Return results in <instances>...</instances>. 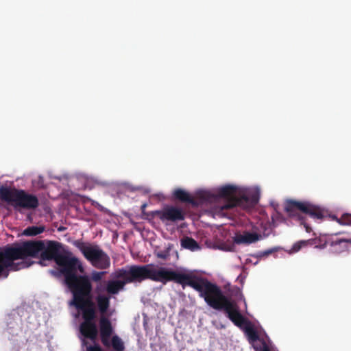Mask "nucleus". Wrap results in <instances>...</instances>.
Masks as SVG:
<instances>
[{
	"instance_id": "393cba45",
	"label": "nucleus",
	"mask_w": 351,
	"mask_h": 351,
	"mask_svg": "<svg viewBox=\"0 0 351 351\" xmlns=\"http://www.w3.org/2000/svg\"><path fill=\"white\" fill-rule=\"evenodd\" d=\"M156 255L158 258H162V259H167L169 254L168 251H158L156 253Z\"/></svg>"
},
{
	"instance_id": "a878e982",
	"label": "nucleus",
	"mask_w": 351,
	"mask_h": 351,
	"mask_svg": "<svg viewBox=\"0 0 351 351\" xmlns=\"http://www.w3.org/2000/svg\"><path fill=\"white\" fill-rule=\"evenodd\" d=\"M237 300L243 301L244 303L245 307H246L247 304H246V302L244 298V296H243V293H241V291H240V289H237Z\"/></svg>"
},
{
	"instance_id": "4be33fe9",
	"label": "nucleus",
	"mask_w": 351,
	"mask_h": 351,
	"mask_svg": "<svg viewBox=\"0 0 351 351\" xmlns=\"http://www.w3.org/2000/svg\"><path fill=\"white\" fill-rule=\"evenodd\" d=\"M75 177L80 181L97 182V179L95 177L84 172L76 173Z\"/></svg>"
},
{
	"instance_id": "39448f33",
	"label": "nucleus",
	"mask_w": 351,
	"mask_h": 351,
	"mask_svg": "<svg viewBox=\"0 0 351 351\" xmlns=\"http://www.w3.org/2000/svg\"><path fill=\"white\" fill-rule=\"evenodd\" d=\"M173 195L176 199L182 202H188L194 206H213L215 205V187L211 189H199L193 194V197L186 191L177 189L173 192Z\"/></svg>"
},
{
	"instance_id": "6e6552de",
	"label": "nucleus",
	"mask_w": 351,
	"mask_h": 351,
	"mask_svg": "<svg viewBox=\"0 0 351 351\" xmlns=\"http://www.w3.org/2000/svg\"><path fill=\"white\" fill-rule=\"evenodd\" d=\"M14 204L16 208L32 209L38 206V199L35 195L28 194L23 190H16Z\"/></svg>"
},
{
	"instance_id": "f03ea898",
	"label": "nucleus",
	"mask_w": 351,
	"mask_h": 351,
	"mask_svg": "<svg viewBox=\"0 0 351 351\" xmlns=\"http://www.w3.org/2000/svg\"><path fill=\"white\" fill-rule=\"evenodd\" d=\"M112 279L106 281L104 291L110 295H117L124 290L126 284L141 282L150 279L155 282L166 284L174 281L182 285L189 286L198 291L199 296L206 303L216 310L224 309L228 317L238 327L245 328L247 322L239 312L237 304L230 301L221 289L215 284L204 278H196L192 271L183 270L176 271L165 267L152 264L132 265L120 269L111 274Z\"/></svg>"
},
{
	"instance_id": "c85d7f7f",
	"label": "nucleus",
	"mask_w": 351,
	"mask_h": 351,
	"mask_svg": "<svg viewBox=\"0 0 351 351\" xmlns=\"http://www.w3.org/2000/svg\"><path fill=\"white\" fill-rule=\"evenodd\" d=\"M270 204L273 206V208L276 210L278 207V204L275 202L274 201L270 202Z\"/></svg>"
},
{
	"instance_id": "4468645a",
	"label": "nucleus",
	"mask_w": 351,
	"mask_h": 351,
	"mask_svg": "<svg viewBox=\"0 0 351 351\" xmlns=\"http://www.w3.org/2000/svg\"><path fill=\"white\" fill-rule=\"evenodd\" d=\"M308 244H316L317 245L316 240L315 239V240H311V239L301 240V241H299L295 243L290 249L285 250L283 248V250H282L281 252H285L288 253L289 254L291 255V254L298 252L303 247L306 246Z\"/></svg>"
},
{
	"instance_id": "dca6fc26",
	"label": "nucleus",
	"mask_w": 351,
	"mask_h": 351,
	"mask_svg": "<svg viewBox=\"0 0 351 351\" xmlns=\"http://www.w3.org/2000/svg\"><path fill=\"white\" fill-rule=\"evenodd\" d=\"M16 196V191H12L8 187H0V198L8 202L14 203Z\"/></svg>"
},
{
	"instance_id": "cd10ccee",
	"label": "nucleus",
	"mask_w": 351,
	"mask_h": 351,
	"mask_svg": "<svg viewBox=\"0 0 351 351\" xmlns=\"http://www.w3.org/2000/svg\"><path fill=\"white\" fill-rule=\"evenodd\" d=\"M8 276V272L3 269V267L0 264V276H3V278H6Z\"/></svg>"
},
{
	"instance_id": "7c9ffc66",
	"label": "nucleus",
	"mask_w": 351,
	"mask_h": 351,
	"mask_svg": "<svg viewBox=\"0 0 351 351\" xmlns=\"http://www.w3.org/2000/svg\"><path fill=\"white\" fill-rule=\"evenodd\" d=\"M53 178L58 180H61L62 178L61 176H55V177H53Z\"/></svg>"
},
{
	"instance_id": "f3484780",
	"label": "nucleus",
	"mask_w": 351,
	"mask_h": 351,
	"mask_svg": "<svg viewBox=\"0 0 351 351\" xmlns=\"http://www.w3.org/2000/svg\"><path fill=\"white\" fill-rule=\"evenodd\" d=\"M45 230L44 226H32L25 228L23 234L28 237L36 236L43 233Z\"/></svg>"
},
{
	"instance_id": "a211bd4d",
	"label": "nucleus",
	"mask_w": 351,
	"mask_h": 351,
	"mask_svg": "<svg viewBox=\"0 0 351 351\" xmlns=\"http://www.w3.org/2000/svg\"><path fill=\"white\" fill-rule=\"evenodd\" d=\"M181 246L193 252L200 249L198 243L194 239L189 237H186L181 241Z\"/></svg>"
},
{
	"instance_id": "f257e3e1",
	"label": "nucleus",
	"mask_w": 351,
	"mask_h": 351,
	"mask_svg": "<svg viewBox=\"0 0 351 351\" xmlns=\"http://www.w3.org/2000/svg\"><path fill=\"white\" fill-rule=\"evenodd\" d=\"M61 244L53 241H27L14 246H6L0 250V264L6 271H18L27 268L34 262L29 257L40 255L38 262L43 265L45 261L54 260L62 267L60 272L64 276L66 285L73 294L69 302L77 310L73 313L75 317L82 315L84 322L80 326V338L83 351H101L95 341L97 329L93 322L95 307L92 301V286L87 276H78L77 271L83 272L82 263L75 257H71L60 253Z\"/></svg>"
},
{
	"instance_id": "2f4dec72",
	"label": "nucleus",
	"mask_w": 351,
	"mask_h": 351,
	"mask_svg": "<svg viewBox=\"0 0 351 351\" xmlns=\"http://www.w3.org/2000/svg\"><path fill=\"white\" fill-rule=\"evenodd\" d=\"M62 177H63V178H65L66 179H67V178H68V176H67L66 175H64Z\"/></svg>"
},
{
	"instance_id": "9d476101",
	"label": "nucleus",
	"mask_w": 351,
	"mask_h": 351,
	"mask_svg": "<svg viewBox=\"0 0 351 351\" xmlns=\"http://www.w3.org/2000/svg\"><path fill=\"white\" fill-rule=\"evenodd\" d=\"M329 245V250L331 253L339 254L347 252L351 246V239H335L325 241L324 244L317 245V247L324 248Z\"/></svg>"
},
{
	"instance_id": "1a4fd4ad",
	"label": "nucleus",
	"mask_w": 351,
	"mask_h": 351,
	"mask_svg": "<svg viewBox=\"0 0 351 351\" xmlns=\"http://www.w3.org/2000/svg\"><path fill=\"white\" fill-rule=\"evenodd\" d=\"M263 239V236L255 231H241L234 234L232 241L237 245H249Z\"/></svg>"
},
{
	"instance_id": "aec40b11",
	"label": "nucleus",
	"mask_w": 351,
	"mask_h": 351,
	"mask_svg": "<svg viewBox=\"0 0 351 351\" xmlns=\"http://www.w3.org/2000/svg\"><path fill=\"white\" fill-rule=\"evenodd\" d=\"M329 217L332 220L336 221L340 225H343V226L351 225V216L348 214L343 215L341 218H338L335 215H330Z\"/></svg>"
},
{
	"instance_id": "2eb2a0df",
	"label": "nucleus",
	"mask_w": 351,
	"mask_h": 351,
	"mask_svg": "<svg viewBox=\"0 0 351 351\" xmlns=\"http://www.w3.org/2000/svg\"><path fill=\"white\" fill-rule=\"evenodd\" d=\"M110 296L99 294L96 298L98 308L101 313L104 314L106 313L110 302Z\"/></svg>"
},
{
	"instance_id": "7ed1b4c3",
	"label": "nucleus",
	"mask_w": 351,
	"mask_h": 351,
	"mask_svg": "<svg viewBox=\"0 0 351 351\" xmlns=\"http://www.w3.org/2000/svg\"><path fill=\"white\" fill-rule=\"evenodd\" d=\"M258 185H245L228 183L215 187V205L208 214L213 218L227 216V211L235 207L249 209L254 206L261 197Z\"/></svg>"
},
{
	"instance_id": "b1692460",
	"label": "nucleus",
	"mask_w": 351,
	"mask_h": 351,
	"mask_svg": "<svg viewBox=\"0 0 351 351\" xmlns=\"http://www.w3.org/2000/svg\"><path fill=\"white\" fill-rule=\"evenodd\" d=\"M105 274H106V271H93L91 274V278H92L93 280L97 282V281H99L102 278L103 276Z\"/></svg>"
},
{
	"instance_id": "473e14b6",
	"label": "nucleus",
	"mask_w": 351,
	"mask_h": 351,
	"mask_svg": "<svg viewBox=\"0 0 351 351\" xmlns=\"http://www.w3.org/2000/svg\"><path fill=\"white\" fill-rule=\"evenodd\" d=\"M280 257H284V254L282 252L280 254Z\"/></svg>"
},
{
	"instance_id": "423d86ee",
	"label": "nucleus",
	"mask_w": 351,
	"mask_h": 351,
	"mask_svg": "<svg viewBox=\"0 0 351 351\" xmlns=\"http://www.w3.org/2000/svg\"><path fill=\"white\" fill-rule=\"evenodd\" d=\"M79 249L94 267L99 269H106L110 267V258L99 245L82 243Z\"/></svg>"
},
{
	"instance_id": "f8f14e48",
	"label": "nucleus",
	"mask_w": 351,
	"mask_h": 351,
	"mask_svg": "<svg viewBox=\"0 0 351 351\" xmlns=\"http://www.w3.org/2000/svg\"><path fill=\"white\" fill-rule=\"evenodd\" d=\"M246 332L250 342L256 351H270L269 343L266 340L260 339L254 329L247 328Z\"/></svg>"
},
{
	"instance_id": "bb28decb",
	"label": "nucleus",
	"mask_w": 351,
	"mask_h": 351,
	"mask_svg": "<svg viewBox=\"0 0 351 351\" xmlns=\"http://www.w3.org/2000/svg\"><path fill=\"white\" fill-rule=\"evenodd\" d=\"M123 185L129 189L130 190H131L132 191H137V190H139L140 189V187L138 186H132L129 183H124Z\"/></svg>"
},
{
	"instance_id": "c756f323",
	"label": "nucleus",
	"mask_w": 351,
	"mask_h": 351,
	"mask_svg": "<svg viewBox=\"0 0 351 351\" xmlns=\"http://www.w3.org/2000/svg\"><path fill=\"white\" fill-rule=\"evenodd\" d=\"M65 229H66V228H65L64 227L60 226V227H59V228H58V230L59 232H62V231L65 230Z\"/></svg>"
},
{
	"instance_id": "ddd939ff",
	"label": "nucleus",
	"mask_w": 351,
	"mask_h": 351,
	"mask_svg": "<svg viewBox=\"0 0 351 351\" xmlns=\"http://www.w3.org/2000/svg\"><path fill=\"white\" fill-rule=\"evenodd\" d=\"M112 332V328L110 322L106 317H101L100 319V335L103 344L110 346V338Z\"/></svg>"
},
{
	"instance_id": "6ab92c4d",
	"label": "nucleus",
	"mask_w": 351,
	"mask_h": 351,
	"mask_svg": "<svg viewBox=\"0 0 351 351\" xmlns=\"http://www.w3.org/2000/svg\"><path fill=\"white\" fill-rule=\"evenodd\" d=\"M112 346L114 351H123L125 346L122 339L117 335H114L110 340V346Z\"/></svg>"
},
{
	"instance_id": "5701e85b",
	"label": "nucleus",
	"mask_w": 351,
	"mask_h": 351,
	"mask_svg": "<svg viewBox=\"0 0 351 351\" xmlns=\"http://www.w3.org/2000/svg\"><path fill=\"white\" fill-rule=\"evenodd\" d=\"M236 243H222L218 246V249L225 252H234L235 250Z\"/></svg>"
},
{
	"instance_id": "412c9836",
	"label": "nucleus",
	"mask_w": 351,
	"mask_h": 351,
	"mask_svg": "<svg viewBox=\"0 0 351 351\" xmlns=\"http://www.w3.org/2000/svg\"><path fill=\"white\" fill-rule=\"evenodd\" d=\"M282 250H283V247L276 246V247H274L267 249L265 251L258 252L254 255V256L256 258H262L264 256H269L271 254H274L275 252H281Z\"/></svg>"
},
{
	"instance_id": "0eeeda50",
	"label": "nucleus",
	"mask_w": 351,
	"mask_h": 351,
	"mask_svg": "<svg viewBox=\"0 0 351 351\" xmlns=\"http://www.w3.org/2000/svg\"><path fill=\"white\" fill-rule=\"evenodd\" d=\"M21 313H24L23 310L12 311L5 317L4 335L8 338L18 336L22 332V315Z\"/></svg>"
},
{
	"instance_id": "20e7f679",
	"label": "nucleus",
	"mask_w": 351,
	"mask_h": 351,
	"mask_svg": "<svg viewBox=\"0 0 351 351\" xmlns=\"http://www.w3.org/2000/svg\"><path fill=\"white\" fill-rule=\"evenodd\" d=\"M285 210L291 217L301 221L307 232L311 231V228L305 222L306 217L319 223L327 216V210L324 206L309 201L289 200Z\"/></svg>"
},
{
	"instance_id": "9b49d317",
	"label": "nucleus",
	"mask_w": 351,
	"mask_h": 351,
	"mask_svg": "<svg viewBox=\"0 0 351 351\" xmlns=\"http://www.w3.org/2000/svg\"><path fill=\"white\" fill-rule=\"evenodd\" d=\"M162 221H177L184 219V214L182 208L176 206H167L165 208L160 215Z\"/></svg>"
}]
</instances>
